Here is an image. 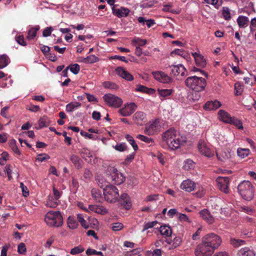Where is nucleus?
<instances>
[{"mask_svg": "<svg viewBox=\"0 0 256 256\" xmlns=\"http://www.w3.org/2000/svg\"><path fill=\"white\" fill-rule=\"evenodd\" d=\"M162 139L166 142L168 148L172 150L178 148L186 142L185 136L181 135L176 130L172 128L162 134Z\"/></svg>", "mask_w": 256, "mask_h": 256, "instance_id": "nucleus-1", "label": "nucleus"}, {"mask_svg": "<svg viewBox=\"0 0 256 256\" xmlns=\"http://www.w3.org/2000/svg\"><path fill=\"white\" fill-rule=\"evenodd\" d=\"M184 82L188 88L197 92L203 91L206 86L204 78L196 76L188 77Z\"/></svg>", "mask_w": 256, "mask_h": 256, "instance_id": "nucleus-2", "label": "nucleus"}, {"mask_svg": "<svg viewBox=\"0 0 256 256\" xmlns=\"http://www.w3.org/2000/svg\"><path fill=\"white\" fill-rule=\"evenodd\" d=\"M238 190L241 196L246 200H250L254 196V188L249 181H243L238 186Z\"/></svg>", "mask_w": 256, "mask_h": 256, "instance_id": "nucleus-3", "label": "nucleus"}, {"mask_svg": "<svg viewBox=\"0 0 256 256\" xmlns=\"http://www.w3.org/2000/svg\"><path fill=\"white\" fill-rule=\"evenodd\" d=\"M46 224L51 227H60L63 224V218L60 211H50L44 218Z\"/></svg>", "mask_w": 256, "mask_h": 256, "instance_id": "nucleus-4", "label": "nucleus"}, {"mask_svg": "<svg viewBox=\"0 0 256 256\" xmlns=\"http://www.w3.org/2000/svg\"><path fill=\"white\" fill-rule=\"evenodd\" d=\"M103 196L104 199L110 203L116 202L119 198L118 189L114 186L111 184L104 188Z\"/></svg>", "mask_w": 256, "mask_h": 256, "instance_id": "nucleus-5", "label": "nucleus"}, {"mask_svg": "<svg viewBox=\"0 0 256 256\" xmlns=\"http://www.w3.org/2000/svg\"><path fill=\"white\" fill-rule=\"evenodd\" d=\"M108 180L115 184H120L124 181V178L122 174L118 172L114 167L109 166L106 172Z\"/></svg>", "mask_w": 256, "mask_h": 256, "instance_id": "nucleus-6", "label": "nucleus"}, {"mask_svg": "<svg viewBox=\"0 0 256 256\" xmlns=\"http://www.w3.org/2000/svg\"><path fill=\"white\" fill-rule=\"evenodd\" d=\"M202 240L214 251L218 248L222 242L220 236L214 232L206 234L202 237Z\"/></svg>", "mask_w": 256, "mask_h": 256, "instance_id": "nucleus-7", "label": "nucleus"}, {"mask_svg": "<svg viewBox=\"0 0 256 256\" xmlns=\"http://www.w3.org/2000/svg\"><path fill=\"white\" fill-rule=\"evenodd\" d=\"M214 250L202 240V242L198 244L194 250V254L196 256H210Z\"/></svg>", "mask_w": 256, "mask_h": 256, "instance_id": "nucleus-8", "label": "nucleus"}, {"mask_svg": "<svg viewBox=\"0 0 256 256\" xmlns=\"http://www.w3.org/2000/svg\"><path fill=\"white\" fill-rule=\"evenodd\" d=\"M102 98L106 104L111 107L119 108L122 103L121 98L111 94H104Z\"/></svg>", "mask_w": 256, "mask_h": 256, "instance_id": "nucleus-9", "label": "nucleus"}, {"mask_svg": "<svg viewBox=\"0 0 256 256\" xmlns=\"http://www.w3.org/2000/svg\"><path fill=\"white\" fill-rule=\"evenodd\" d=\"M112 14L118 18L127 17L130 12L128 8L119 6L118 4L112 6Z\"/></svg>", "mask_w": 256, "mask_h": 256, "instance_id": "nucleus-10", "label": "nucleus"}, {"mask_svg": "<svg viewBox=\"0 0 256 256\" xmlns=\"http://www.w3.org/2000/svg\"><path fill=\"white\" fill-rule=\"evenodd\" d=\"M230 178L228 177L219 176L216 179V182L218 188L224 193L228 194L229 192Z\"/></svg>", "mask_w": 256, "mask_h": 256, "instance_id": "nucleus-11", "label": "nucleus"}, {"mask_svg": "<svg viewBox=\"0 0 256 256\" xmlns=\"http://www.w3.org/2000/svg\"><path fill=\"white\" fill-rule=\"evenodd\" d=\"M136 105L134 102L128 104L124 108H120L118 112L123 116H130L136 110Z\"/></svg>", "mask_w": 256, "mask_h": 256, "instance_id": "nucleus-12", "label": "nucleus"}, {"mask_svg": "<svg viewBox=\"0 0 256 256\" xmlns=\"http://www.w3.org/2000/svg\"><path fill=\"white\" fill-rule=\"evenodd\" d=\"M172 68V73L175 76H181L184 77L188 75V72L184 66L182 64L173 65Z\"/></svg>", "mask_w": 256, "mask_h": 256, "instance_id": "nucleus-13", "label": "nucleus"}, {"mask_svg": "<svg viewBox=\"0 0 256 256\" xmlns=\"http://www.w3.org/2000/svg\"><path fill=\"white\" fill-rule=\"evenodd\" d=\"M198 149L199 152L206 156L210 158L214 156V152L208 147L206 142L202 140H200L198 142Z\"/></svg>", "mask_w": 256, "mask_h": 256, "instance_id": "nucleus-14", "label": "nucleus"}, {"mask_svg": "<svg viewBox=\"0 0 256 256\" xmlns=\"http://www.w3.org/2000/svg\"><path fill=\"white\" fill-rule=\"evenodd\" d=\"M152 74L156 80L161 82L169 84L172 82V78L163 72H154Z\"/></svg>", "mask_w": 256, "mask_h": 256, "instance_id": "nucleus-15", "label": "nucleus"}, {"mask_svg": "<svg viewBox=\"0 0 256 256\" xmlns=\"http://www.w3.org/2000/svg\"><path fill=\"white\" fill-rule=\"evenodd\" d=\"M134 122L138 125L142 126L147 121L146 115L142 112H138L133 116Z\"/></svg>", "mask_w": 256, "mask_h": 256, "instance_id": "nucleus-16", "label": "nucleus"}, {"mask_svg": "<svg viewBox=\"0 0 256 256\" xmlns=\"http://www.w3.org/2000/svg\"><path fill=\"white\" fill-rule=\"evenodd\" d=\"M232 155H233V154H232L231 150L229 149H226L221 150L220 152H216V156L218 159L223 162H225L228 159L230 158Z\"/></svg>", "mask_w": 256, "mask_h": 256, "instance_id": "nucleus-17", "label": "nucleus"}, {"mask_svg": "<svg viewBox=\"0 0 256 256\" xmlns=\"http://www.w3.org/2000/svg\"><path fill=\"white\" fill-rule=\"evenodd\" d=\"M192 56H194L196 65L200 68H204L206 65V62L204 56L199 53L196 52H192Z\"/></svg>", "mask_w": 256, "mask_h": 256, "instance_id": "nucleus-18", "label": "nucleus"}, {"mask_svg": "<svg viewBox=\"0 0 256 256\" xmlns=\"http://www.w3.org/2000/svg\"><path fill=\"white\" fill-rule=\"evenodd\" d=\"M119 197L117 201L120 204L124 206L126 209L129 210L131 206V202L128 194L123 193Z\"/></svg>", "mask_w": 256, "mask_h": 256, "instance_id": "nucleus-19", "label": "nucleus"}, {"mask_svg": "<svg viewBox=\"0 0 256 256\" xmlns=\"http://www.w3.org/2000/svg\"><path fill=\"white\" fill-rule=\"evenodd\" d=\"M196 184L190 179L184 180L180 184V188L188 192H190L194 190Z\"/></svg>", "mask_w": 256, "mask_h": 256, "instance_id": "nucleus-20", "label": "nucleus"}, {"mask_svg": "<svg viewBox=\"0 0 256 256\" xmlns=\"http://www.w3.org/2000/svg\"><path fill=\"white\" fill-rule=\"evenodd\" d=\"M200 216L210 224H212L214 221V218L209 210L204 209L200 212Z\"/></svg>", "mask_w": 256, "mask_h": 256, "instance_id": "nucleus-21", "label": "nucleus"}, {"mask_svg": "<svg viewBox=\"0 0 256 256\" xmlns=\"http://www.w3.org/2000/svg\"><path fill=\"white\" fill-rule=\"evenodd\" d=\"M221 106L220 102L217 100L214 101H208L204 106V108L206 110H215Z\"/></svg>", "mask_w": 256, "mask_h": 256, "instance_id": "nucleus-22", "label": "nucleus"}, {"mask_svg": "<svg viewBox=\"0 0 256 256\" xmlns=\"http://www.w3.org/2000/svg\"><path fill=\"white\" fill-rule=\"evenodd\" d=\"M80 156L88 163H91V158L92 156L90 150L85 148H82L79 150Z\"/></svg>", "mask_w": 256, "mask_h": 256, "instance_id": "nucleus-23", "label": "nucleus"}, {"mask_svg": "<svg viewBox=\"0 0 256 256\" xmlns=\"http://www.w3.org/2000/svg\"><path fill=\"white\" fill-rule=\"evenodd\" d=\"M70 160L76 168L80 169L82 167L83 161L76 154H72L70 156Z\"/></svg>", "mask_w": 256, "mask_h": 256, "instance_id": "nucleus-24", "label": "nucleus"}, {"mask_svg": "<svg viewBox=\"0 0 256 256\" xmlns=\"http://www.w3.org/2000/svg\"><path fill=\"white\" fill-rule=\"evenodd\" d=\"M89 208L95 212L102 215L106 214L108 212L106 208L102 206L90 205Z\"/></svg>", "mask_w": 256, "mask_h": 256, "instance_id": "nucleus-25", "label": "nucleus"}, {"mask_svg": "<svg viewBox=\"0 0 256 256\" xmlns=\"http://www.w3.org/2000/svg\"><path fill=\"white\" fill-rule=\"evenodd\" d=\"M92 198L97 202H102L104 200V196H102L101 191L99 190L92 188Z\"/></svg>", "mask_w": 256, "mask_h": 256, "instance_id": "nucleus-26", "label": "nucleus"}, {"mask_svg": "<svg viewBox=\"0 0 256 256\" xmlns=\"http://www.w3.org/2000/svg\"><path fill=\"white\" fill-rule=\"evenodd\" d=\"M100 60V58L94 54L90 55L86 58H82L80 62L87 64H92Z\"/></svg>", "mask_w": 256, "mask_h": 256, "instance_id": "nucleus-27", "label": "nucleus"}, {"mask_svg": "<svg viewBox=\"0 0 256 256\" xmlns=\"http://www.w3.org/2000/svg\"><path fill=\"white\" fill-rule=\"evenodd\" d=\"M238 256H255L254 252L247 247L241 248L238 252Z\"/></svg>", "mask_w": 256, "mask_h": 256, "instance_id": "nucleus-28", "label": "nucleus"}, {"mask_svg": "<svg viewBox=\"0 0 256 256\" xmlns=\"http://www.w3.org/2000/svg\"><path fill=\"white\" fill-rule=\"evenodd\" d=\"M218 114L220 118V120L226 123H230L231 122L232 117L230 116L229 114L223 110H220L218 112Z\"/></svg>", "mask_w": 256, "mask_h": 256, "instance_id": "nucleus-29", "label": "nucleus"}, {"mask_svg": "<svg viewBox=\"0 0 256 256\" xmlns=\"http://www.w3.org/2000/svg\"><path fill=\"white\" fill-rule=\"evenodd\" d=\"M81 106V103L78 102H72L66 104V110L67 112H72Z\"/></svg>", "mask_w": 256, "mask_h": 256, "instance_id": "nucleus-30", "label": "nucleus"}, {"mask_svg": "<svg viewBox=\"0 0 256 256\" xmlns=\"http://www.w3.org/2000/svg\"><path fill=\"white\" fill-rule=\"evenodd\" d=\"M173 90L172 89H158V92L159 96L162 98H161L162 100H163L164 98L168 96H170Z\"/></svg>", "mask_w": 256, "mask_h": 256, "instance_id": "nucleus-31", "label": "nucleus"}, {"mask_svg": "<svg viewBox=\"0 0 256 256\" xmlns=\"http://www.w3.org/2000/svg\"><path fill=\"white\" fill-rule=\"evenodd\" d=\"M10 62V60L6 54H2L0 56V69L6 66Z\"/></svg>", "mask_w": 256, "mask_h": 256, "instance_id": "nucleus-32", "label": "nucleus"}, {"mask_svg": "<svg viewBox=\"0 0 256 256\" xmlns=\"http://www.w3.org/2000/svg\"><path fill=\"white\" fill-rule=\"evenodd\" d=\"M248 22L249 20L248 18L244 16H239L237 19V22L238 26L240 28L247 26Z\"/></svg>", "mask_w": 256, "mask_h": 256, "instance_id": "nucleus-33", "label": "nucleus"}, {"mask_svg": "<svg viewBox=\"0 0 256 256\" xmlns=\"http://www.w3.org/2000/svg\"><path fill=\"white\" fill-rule=\"evenodd\" d=\"M39 29L40 26H38L32 28L28 31L26 38L29 40L33 39L36 36L37 32L39 30Z\"/></svg>", "mask_w": 256, "mask_h": 256, "instance_id": "nucleus-34", "label": "nucleus"}, {"mask_svg": "<svg viewBox=\"0 0 256 256\" xmlns=\"http://www.w3.org/2000/svg\"><path fill=\"white\" fill-rule=\"evenodd\" d=\"M160 232L162 235L166 236H170L172 234L170 228L166 225L161 226L160 228Z\"/></svg>", "mask_w": 256, "mask_h": 256, "instance_id": "nucleus-35", "label": "nucleus"}, {"mask_svg": "<svg viewBox=\"0 0 256 256\" xmlns=\"http://www.w3.org/2000/svg\"><path fill=\"white\" fill-rule=\"evenodd\" d=\"M58 202L53 198L52 196H49L46 200V206L50 208H55L58 206Z\"/></svg>", "mask_w": 256, "mask_h": 256, "instance_id": "nucleus-36", "label": "nucleus"}, {"mask_svg": "<svg viewBox=\"0 0 256 256\" xmlns=\"http://www.w3.org/2000/svg\"><path fill=\"white\" fill-rule=\"evenodd\" d=\"M50 123V120L48 116H44L40 118L38 120V124L40 128L48 126Z\"/></svg>", "mask_w": 256, "mask_h": 256, "instance_id": "nucleus-37", "label": "nucleus"}, {"mask_svg": "<svg viewBox=\"0 0 256 256\" xmlns=\"http://www.w3.org/2000/svg\"><path fill=\"white\" fill-rule=\"evenodd\" d=\"M136 90L138 92H140L149 94H153L155 92L154 89L152 88H148L142 85L138 86L136 88Z\"/></svg>", "mask_w": 256, "mask_h": 256, "instance_id": "nucleus-38", "label": "nucleus"}, {"mask_svg": "<svg viewBox=\"0 0 256 256\" xmlns=\"http://www.w3.org/2000/svg\"><path fill=\"white\" fill-rule=\"evenodd\" d=\"M136 138L141 140L142 141H143L148 144H150V146H153L154 144V140L142 134H138L136 136Z\"/></svg>", "mask_w": 256, "mask_h": 256, "instance_id": "nucleus-39", "label": "nucleus"}, {"mask_svg": "<svg viewBox=\"0 0 256 256\" xmlns=\"http://www.w3.org/2000/svg\"><path fill=\"white\" fill-rule=\"evenodd\" d=\"M230 243L234 248H238L246 244V242L244 240L231 238L230 239Z\"/></svg>", "mask_w": 256, "mask_h": 256, "instance_id": "nucleus-40", "label": "nucleus"}, {"mask_svg": "<svg viewBox=\"0 0 256 256\" xmlns=\"http://www.w3.org/2000/svg\"><path fill=\"white\" fill-rule=\"evenodd\" d=\"M158 122L155 121L151 124L148 128L146 129L145 132L146 134L150 135L152 134L154 131L157 130L156 126Z\"/></svg>", "mask_w": 256, "mask_h": 256, "instance_id": "nucleus-41", "label": "nucleus"}, {"mask_svg": "<svg viewBox=\"0 0 256 256\" xmlns=\"http://www.w3.org/2000/svg\"><path fill=\"white\" fill-rule=\"evenodd\" d=\"M147 42L146 40L140 39V38H136L132 40V44L136 46H144L146 44Z\"/></svg>", "mask_w": 256, "mask_h": 256, "instance_id": "nucleus-42", "label": "nucleus"}, {"mask_svg": "<svg viewBox=\"0 0 256 256\" xmlns=\"http://www.w3.org/2000/svg\"><path fill=\"white\" fill-rule=\"evenodd\" d=\"M9 144L10 148L15 154L18 155H20L21 154L19 149L16 145V142L14 140H10Z\"/></svg>", "mask_w": 256, "mask_h": 256, "instance_id": "nucleus-43", "label": "nucleus"}, {"mask_svg": "<svg viewBox=\"0 0 256 256\" xmlns=\"http://www.w3.org/2000/svg\"><path fill=\"white\" fill-rule=\"evenodd\" d=\"M250 150L247 148H238L237 150V153L238 156L241 158H244L249 154Z\"/></svg>", "mask_w": 256, "mask_h": 256, "instance_id": "nucleus-44", "label": "nucleus"}, {"mask_svg": "<svg viewBox=\"0 0 256 256\" xmlns=\"http://www.w3.org/2000/svg\"><path fill=\"white\" fill-rule=\"evenodd\" d=\"M84 250V248L81 246L79 245L78 246H76L72 249H71L70 251V254L74 255L78 254H80Z\"/></svg>", "mask_w": 256, "mask_h": 256, "instance_id": "nucleus-45", "label": "nucleus"}, {"mask_svg": "<svg viewBox=\"0 0 256 256\" xmlns=\"http://www.w3.org/2000/svg\"><path fill=\"white\" fill-rule=\"evenodd\" d=\"M194 165V162L192 160L188 159L184 162V164L183 167L185 170H188L193 168Z\"/></svg>", "mask_w": 256, "mask_h": 256, "instance_id": "nucleus-46", "label": "nucleus"}, {"mask_svg": "<svg viewBox=\"0 0 256 256\" xmlns=\"http://www.w3.org/2000/svg\"><path fill=\"white\" fill-rule=\"evenodd\" d=\"M126 140L130 142V144L132 145L134 150L136 151L138 150V146L136 144L134 138L130 135L127 134L126 136Z\"/></svg>", "mask_w": 256, "mask_h": 256, "instance_id": "nucleus-47", "label": "nucleus"}, {"mask_svg": "<svg viewBox=\"0 0 256 256\" xmlns=\"http://www.w3.org/2000/svg\"><path fill=\"white\" fill-rule=\"evenodd\" d=\"M176 54L182 56L184 58H186L188 57V54L186 53L182 50L175 49L171 52V55Z\"/></svg>", "mask_w": 256, "mask_h": 256, "instance_id": "nucleus-48", "label": "nucleus"}, {"mask_svg": "<svg viewBox=\"0 0 256 256\" xmlns=\"http://www.w3.org/2000/svg\"><path fill=\"white\" fill-rule=\"evenodd\" d=\"M102 86L104 88L116 90L118 88V86L114 82H104L102 84Z\"/></svg>", "mask_w": 256, "mask_h": 256, "instance_id": "nucleus-49", "label": "nucleus"}, {"mask_svg": "<svg viewBox=\"0 0 256 256\" xmlns=\"http://www.w3.org/2000/svg\"><path fill=\"white\" fill-rule=\"evenodd\" d=\"M78 220L82 226L84 228L86 229L89 228V226L88 224L86 221L84 220L82 216L80 214H78L77 216Z\"/></svg>", "mask_w": 256, "mask_h": 256, "instance_id": "nucleus-50", "label": "nucleus"}, {"mask_svg": "<svg viewBox=\"0 0 256 256\" xmlns=\"http://www.w3.org/2000/svg\"><path fill=\"white\" fill-rule=\"evenodd\" d=\"M229 124H232L237 127L238 129H242L243 126L240 120H239L236 118H232V120L230 122Z\"/></svg>", "mask_w": 256, "mask_h": 256, "instance_id": "nucleus-51", "label": "nucleus"}, {"mask_svg": "<svg viewBox=\"0 0 256 256\" xmlns=\"http://www.w3.org/2000/svg\"><path fill=\"white\" fill-rule=\"evenodd\" d=\"M68 67H69L70 72L74 74H78L80 70V66L77 64H71Z\"/></svg>", "mask_w": 256, "mask_h": 256, "instance_id": "nucleus-52", "label": "nucleus"}, {"mask_svg": "<svg viewBox=\"0 0 256 256\" xmlns=\"http://www.w3.org/2000/svg\"><path fill=\"white\" fill-rule=\"evenodd\" d=\"M222 14L226 20H229L231 18L230 9L228 7H224Z\"/></svg>", "mask_w": 256, "mask_h": 256, "instance_id": "nucleus-53", "label": "nucleus"}, {"mask_svg": "<svg viewBox=\"0 0 256 256\" xmlns=\"http://www.w3.org/2000/svg\"><path fill=\"white\" fill-rule=\"evenodd\" d=\"M68 224L70 228L74 229L76 228L77 227L78 222L74 218H71L70 217H68Z\"/></svg>", "mask_w": 256, "mask_h": 256, "instance_id": "nucleus-54", "label": "nucleus"}, {"mask_svg": "<svg viewBox=\"0 0 256 256\" xmlns=\"http://www.w3.org/2000/svg\"><path fill=\"white\" fill-rule=\"evenodd\" d=\"M97 180L98 186L103 189L104 188L107 186H108L110 185L109 184V182L104 180L102 178H100V177L98 178Z\"/></svg>", "mask_w": 256, "mask_h": 256, "instance_id": "nucleus-55", "label": "nucleus"}, {"mask_svg": "<svg viewBox=\"0 0 256 256\" xmlns=\"http://www.w3.org/2000/svg\"><path fill=\"white\" fill-rule=\"evenodd\" d=\"M172 5L170 4H165L163 6L162 10L166 12H170L172 14H178L180 13L179 10H174L172 8Z\"/></svg>", "mask_w": 256, "mask_h": 256, "instance_id": "nucleus-56", "label": "nucleus"}, {"mask_svg": "<svg viewBox=\"0 0 256 256\" xmlns=\"http://www.w3.org/2000/svg\"><path fill=\"white\" fill-rule=\"evenodd\" d=\"M208 4L214 5V6L218 9L222 4L221 2H218V0H204Z\"/></svg>", "mask_w": 256, "mask_h": 256, "instance_id": "nucleus-57", "label": "nucleus"}, {"mask_svg": "<svg viewBox=\"0 0 256 256\" xmlns=\"http://www.w3.org/2000/svg\"><path fill=\"white\" fill-rule=\"evenodd\" d=\"M124 225L120 222H115L112 224V228L114 231H118L122 229Z\"/></svg>", "mask_w": 256, "mask_h": 256, "instance_id": "nucleus-58", "label": "nucleus"}, {"mask_svg": "<svg viewBox=\"0 0 256 256\" xmlns=\"http://www.w3.org/2000/svg\"><path fill=\"white\" fill-rule=\"evenodd\" d=\"M157 224H158L157 221H154V222H148L144 224V228H143L142 231L144 232L149 228H153Z\"/></svg>", "mask_w": 256, "mask_h": 256, "instance_id": "nucleus-59", "label": "nucleus"}, {"mask_svg": "<svg viewBox=\"0 0 256 256\" xmlns=\"http://www.w3.org/2000/svg\"><path fill=\"white\" fill-rule=\"evenodd\" d=\"M26 245L24 243H20L18 247V252L20 254H24L26 252Z\"/></svg>", "mask_w": 256, "mask_h": 256, "instance_id": "nucleus-60", "label": "nucleus"}, {"mask_svg": "<svg viewBox=\"0 0 256 256\" xmlns=\"http://www.w3.org/2000/svg\"><path fill=\"white\" fill-rule=\"evenodd\" d=\"M234 89L236 90V94L240 96L242 94V86L239 83H236L234 84Z\"/></svg>", "mask_w": 256, "mask_h": 256, "instance_id": "nucleus-61", "label": "nucleus"}, {"mask_svg": "<svg viewBox=\"0 0 256 256\" xmlns=\"http://www.w3.org/2000/svg\"><path fill=\"white\" fill-rule=\"evenodd\" d=\"M182 242V238L180 236H176L172 241V246L174 248H177L180 245Z\"/></svg>", "mask_w": 256, "mask_h": 256, "instance_id": "nucleus-62", "label": "nucleus"}, {"mask_svg": "<svg viewBox=\"0 0 256 256\" xmlns=\"http://www.w3.org/2000/svg\"><path fill=\"white\" fill-rule=\"evenodd\" d=\"M16 40L21 46H25L26 45V43L24 40V37L22 35H20L16 36Z\"/></svg>", "mask_w": 256, "mask_h": 256, "instance_id": "nucleus-63", "label": "nucleus"}, {"mask_svg": "<svg viewBox=\"0 0 256 256\" xmlns=\"http://www.w3.org/2000/svg\"><path fill=\"white\" fill-rule=\"evenodd\" d=\"M116 72V74L120 76L121 78L124 77V74L126 72V70L122 67H118L115 70Z\"/></svg>", "mask_w": 256, "mask_h": 256, "instance_id": "nucleus-64", "label": "nucleus"}]
</instances>
